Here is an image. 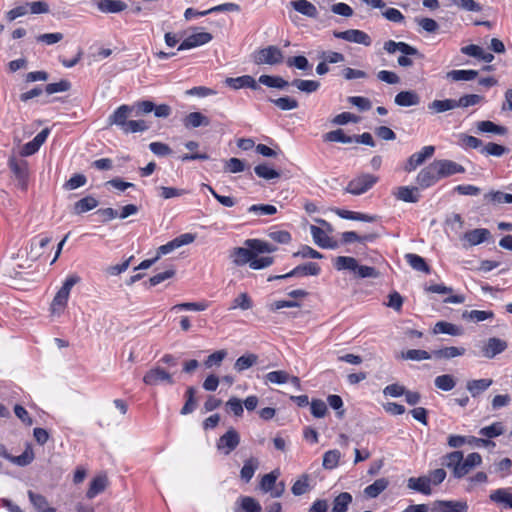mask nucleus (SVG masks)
Here are the masks:
<instances>
[{
    "label": "nucleus",
    "instance_id": "f257e3e1",
    "mask_svg": "<svg viewBox=\"0 0 512 512\" xmlns=\"http://www.w3.org/2000/svg\"><path fill=\"white\" fill-rule=\"evenodd\" d=\"M378 181V177L372 174H361L352 179L345 191L352 195H361L371 189Z\"/></svg>",
    "mask_w": 512,
    "mask_h": 512
},
{
    "label": "nucleus",
    "instance_id": "f03ea898",
    "mask_svg": "<svg viewBox=\"0 0 512 512\" xmlns=\"http://www.w3.org/2000/svg\"><path fill=\"white\" fill-rule=\"evenodd\" d=\"M284 55L282 50L275 45H270L266 48L260 49L254 55V62L258 65H277L282 63Z\"/></svg>",
    "mask_w": 512,
    "mask_h": 512
},
{
    "label": "nucleus",
    "instance_id": "7ed1b4c3",
    "mask_svg": "<svg viewBox=\"0 0 512 512\" xmlns=\"http://www.w3.org/2000/svg\"><path fill=\"white\" fill-rule=\"evenodd\" d=\"M321 272L320 266L315 262H308L302 265H298L290 272L283 275H275L270 276L268 281L286 279L290 277H300V276H317Z\"/></svg>",
    "mask_w": 512,
    "mask_h": 512
},
{
    "label": "nucleus",
    "instance_id": "20e7f679",
    "mask_svg": "<svg viewBox=\"0 0 512 512\" xmlns=\"http://www.w3.org/2000/svg\"><path fill=\"white\" fill-rule=\"evenodd\" d=\"M143 382L149 386H156L161 383L174 384L172 375L159 366L148 370L143 377Z\"/></svg>",
    "mask_w": 512,
    "mask_h": 512
},
{
    "label": "nucleus",
    "instance_id": "39448f33",
    "mask_svg": "<svg viewBox=\"0 0 512 512\" xmlns=\"http://www.w3.org/2000/svg\"><path fill=\"white\" fill-rule=\"evenodd\" d=\"M335 38L342 39L351 43L362 44L370 46L372 44L371 37L364 31L358 29H349L346 31H334Z\"/></svg>",
    "mask_w": 512,
    "mask_h": 512
},
{
    "label": "nucleus",
    "instance_id": "423d86ee",
    "mask_svg": "<svg viewBox=\"0 0 512 512\" xmlns=\"http://www.w3.org/2000/svg\"><path fill=\"white\" fill-rule=\"evenodd\" d=\"M439 180L440 177L434 161L421 169L416 177V182L422 189L433 186Z\"/></svg>",
    "mask_w": 512,
    "mask_h": 512
},
{
    "label": "nucleus",
    "instance_id": "0eeeda50",
    "mask_svg": "<svg viewBox=\"0 0 512 512\" xmlns=\"http://www.w3.org/2000/svg\"><path fill=\"white\" fill-rule=\"evenodd\" d=\"M468 504L462 500H436L432 503V512H467Z\"/></svg>",
    "mask_w": 512,
    "mask_h": 512
},
{
    "label": "nucleus",
    "instance_id": "6e6552de",
    "mask_svg": "<svg viewBox=\"0 0 512 512\" xmlns=\"http://www.w3.org/2000/svg\"><path fill=\"white\" fill-rule=\"evenodd\" d=\"M194 240H195L194 234H191V233L181 234L180 236L169 241L168 243L161 245L157 250V256H158V258H160V256L169 254L177 248H180L184 245H188V244L192 243Z\"/></svg>",
    "mask_w": 512,
    "mask_h": 512
},
{
    "label": "nucleus",
    "instance_id": "1a4fd4ad",
    "mask_svg": "<svg viewBox=\"0 0 512 512\" xmlns=\"http://www.w3.org/2000/svg\"><path fill=\"white\" fill-rule=\"evenodd\" d=\"M240 443V436L234 428H230L224 435H222L218 442L217 448L225 455L230 454Z\"/></svg>",
    "mask_w": 512,
    "mask_h": 512
},
{
    "label": "nucleus",
    "instance_id": "9d476101",
    "mask_svg": "<svg viewBox=\"0 0 512 512\" xmlns=\"http://www.w3.org/2000/svg\"><path fill=\"white\" fill-rule=\"evenodd\" d=\"M9 167L18 181V186L22 190H26L28 183V163L11 158L9 160Z\"/></svg>",
    "mask_w": 512,
    "mask_h": 512
},
{
    "label": "nucleus",
    "instance_id": "9b49d317",
    "mask_svg": "<svg viewBox=\"0 0 512 512\" xmlns=\"http://www.w3.org/2000/svg\"><path fill=\"white\" fill-rule=\"evenodd\" d=\"M435 147L432 145L424 146L421 151L412 154L405 165V171L412 172L420 166L426 159L433 156Z\"/></svg>",
    "mask_w": 512,
    "mask_h": 512
},
{
    "label": "nucleus",
    "instance_id": "f8f14e48",
    "mask_svg": "<svg viewBox=\"0 0 512 512\" xmlns=\"http://www.w3.org/2000/svg\"><path fill=\"white\" fill-rule=\"evenodd\" d=\"M213 39L212 34L208 32H196L185 38L178 46V51L192 49L205 45Z\"/></svg>",
    "mask_w": 512,
    "mask_h": 512
},
{
    "label": "nucleus",
    "instance_id": "ddd939ff",
    "mask_svg": "<svg viewBox=\"0 0 512 512\" xmlns=\"http://www.w3.org/2000/svg\"><path fill=\"white\" fill-rule=\"evenodd\" d=\"M434 162L436 164L440 179L465 172V168L461 164H458L452 160L442 159L434 160Z\"/></svg>",
    "mask_w": 512,
    "mask_h": 512
},
{
    "label": "nucleus",
    "instance_id": "4468645a",
    "mask_svg": "<svg viewBox=\"0 0 512 512\" xmlns=\"http://www.w3.org/2000/svg\"><path fill=\"white\" fill-rule=\"evenodd\" d=\"M384 50L389 54L400 51L405 55H415L419 59L424 58V55L420 53L417 48L409 45L406 42H395L393 40H388L384 43Z\"/></svg>",
    "mask_w": 512,
    "mask_h": 512
},
{
    "label": "nucleus",
    "instance_id": "2eb2a0df",
    "mask_svg": "<svg viewBox=\"0 0 512 512\" xmlns=\"http://www.w3.org/2000/svg\"><path fill=\"white\" fill-rule=\"evenodd\" d=\"M508 347L505 340L497 337H491L487 340L485 345L482 347L483 356L488 359H493L498 354L504 352Z\"/></svg>",
    "mask_w": 512,
    "mask_h": 512
},
{
    "label": "nucleus",
    "instance_id": "dca6fc26",
    "mask_svg": "<svg viewBox=\"0 0 512 512\" xmlns=\"http://www.w3.org/2000/svg\"><path fill=\"white\" fill-rule=\"evenodd\" d=\"M134 107L129 105L119 106L108 118V124L116 125L122 130L125 124L129 121L128 118Z\"/></svg>",
    "mask_w": 512,
    "mask_h": 512
},
{
    "label": "nucleus",
    "instance_id": "f3484780",
    "mask_svg": "<svg viewBox=\"0 0 512 512\" xmlns=\"http://www.w3.org/2000/svg\"><path fill=\"white\" fill-rule=\"evenodd\" d=\"M255 256L253 250L249 247H235L230 252V258L236 266H243L251 263V260Z\"/></svg>",
    "mask_w": 512,
    "mask_h": 512
},
{
    "label": "nucleus",
    "instance_id": "a211bd4d",
    "mask_svg": "<svg viewBox=\"0 0 512 512\" xmlns=\"http://www.w3.org/2000/svg\"><path fill=\"white\" fill-rule=\"evenodd\" d=\"M489 498L492 502L498 504L502 508L512 509V493L507 488H499L493 490Z\"/></svg>",
    "mask_w": 512,
    "mask_h": 512
},
{
    "label": "nucleus",
    "instance_id": "6ab92c4d",
    "mask_svg": "<svg viewBox=\"0 0 512 512\" xmlns=\"http://www.w3.org/2000/svg\"><path fill=\"white\" fill-rule=\"evenodd\" d=\"M226 84L233 89L250 88L252 90L260 89L257 81L250 75H243L236 78H227Z\"/></svg>",
    "mask_w": 512,
    "mask_h": 512
},
{
    "label": "nucleus",
    "instance_id": "aec40b11",
    "mask_svg": "<svg viewBox=\"0 0 512 512\" xmlns=\"http://www.w3.org/2000/svg\"><path fill=\"white\" fill-rule=\"evenodd\" d=\"M394 195L398 200L406 203H417L420 200L418 187L400 186Z\"/></svg>",
    "mask_w": 512,
    "mask_h": 512
},
{
    "label": "nucleus",
    "instance_id": "412c9836",
    "mask_svg": "<svg viewBox=\"0 0 512 512\" xmlns=\"http://www.w3.org/2000/svg\"><path fill=\"white\" fill-rule=\"evenodd\" d=\"M183 125L187 129H194L202 126L207 127L210 125V119L201 112H191L184 117Z\"/></svg>",
    "mask_w": 512,
    "mask_h": 512
},
{
    "label": "nucleus",
    "instance_id": "4be33fe9",
    "mask_svg": "<svg viewBox=\"0 0 512 512\" xmlns=\"http://www.w3.org/2000/svg\"><path fill=\"white\" fill-rule=\"evenodd\" d=\"M443 465L452 470L453 476L460 479V475L457 471L461 470V464L463 460V452L454 451L446 454L443 458Z\"/></svg>",
    "mask_w": 512,
    "mask_h": 512
},
{
    "label": "nucleus",
    "instance_id": "5701e85b",
    "mask_svg": "<svg viewBox=\"0 0 512 512\" xmlns=\"http://www.w3.org/2000/svg\"><path fill=\"white\" fill-rule=\"evenodd\" d=\"M394 102L400 107L416 106L420 103V96L413 90L401 91L395 96Z\"/></svg>",
    "mask_w": 512,
    "mask_h": 512
},
{
    "label": "nucleus",
    "instance_id": "b1692460",
    "mask_svg": "<svg viewBox=\"0 0 512 512\" xmlns=\"http://www.w3.org/2000/svg\"><path fill=\"white\" fill-rule=\"evenodd\" d=\"M102 13H120L127 9V4L122 0H99L96 3Z\"/></svg>",
    "mask_w": 512,
    "mask_h": 512
},
{
    "label": "nucleus",
    "instance_id": "393cba45",
    "mask_svg": "<svg viewBox=\"0 0 512 512\" xmlns=\"http://www.w3.org/2000/svg\"><path fill=\"white\" fill-rule=\"evenodd\" d=\"M407 487L424 495H430L432 493L430 479H428L427 476L409 478Z\"/></svg>",
    "mask_w": 512,
    "mask_h": 512
},
{
    "label": "nucleus",
    "instance_id": "a878e982",
    "mask_svg": "<svg viewBox=\"0 0 512 512\" xmlns=\"http://www.w3.org/2000/svg\"><path fill=\"white\" fill-rule=\"evenodd\" d=\"M461 52L465 55L479 58L486 63H490L494 60V55L492 53L485 52L483 48L475 44H470L462 47Z\"/></svg>",
    "mask_w": 512,
    "mask_h": 512
},
{
    "label": "nucleus",
    "instance_id": "bb28decb",
    "mask_svg": "<svg viewBox=\"0 0 512 512\" xmlns=\"http://www.w3.org/2000/svg\"><path fill=\"white\" fill-rule=\"evenodd\" d=\"M28 498L37 512H56V509L49 505L45 496L29 490Z\"/></svg>",
    "mask_w": 512,
    "mask_h": 512
},
{
    "label": "nucleus",
    "instance_id": "cd10ccee",
    "mask_svg": "<svg viewBox=\"0 0 512 512\" xmlns=\"http://www.w3.org/2000/svg\"><path fill=\"white\" fill-rule=\"evenodd\" d=\"M482 463V457L479 453L473 452L467 455V457L462 460L461 470L457 471V474L460 475V478L467 475L474 467L479 466Z\"/></svg>",
    "mask_w": 512,
    "mask_h": 512
},
{
    "label": "nucleus",
    "instance_id": "c85d7f7f",
    "mask_svg": "<svg viewBox=\"0 0 512 512\" xmlns=\"http://www.w3.org/2000/svg\"><path fill=\"white\" fill-rule=\"evenodd\" d=\"M464 330L461 326H458L456 324L446 322V321H439L434 325L433 333L434 334H448L451 336H461L463 334Z\"/></svg>",
    "mask_w": 512,
    "mask_h": 512
},
{
    "label": "nucleus",
    "instance_id": "c756f323",
    "mask_svg": "<svg viewBox=\"0 0 512 512\" xmlns=\"http://www.w3.org/2000/svg\"><path fill=\"white\" fill-rule=\"evenodd\" d=\"M490 236V231L485 228H477L468 231L464 234V239L468 241L471 246L479 245L486 241Z\"/></svg>",
    "mask_w": 512,
    "mask_h": 512
},
{
    "label": "nucleus",
    "instance_id": "7c9ffc66",
    "mask_svg": "<svg viewBox=\"0 0 512 512\" xmlns=\"http://www.w3.org/2000/svg\"><path fill=\"white\" fill-rule=\"evenodd\" d=\"M244 244L245 246L251 248L255 254L272 253L277 250L275 245L260 239H247Z\"/></svg>",
    "mask_w": 512,
    "mask_h": 512
},
{
    "label": "nucleus",
    "instance_id": "2f4dec72",
    "mask_svg": "<svg viewBox=\"0 0 512 512\" xmlns=\"http://www.w3.org/2000/svg\"><path fill=\"white\" fill-rule=\"evenodd\" d=\"M456 108V99L433 100L428 104V110L432 114L444 113Z\"/></svg>",
    "mask_w": 512,
    "mask_h": 512
},
{
    "label": "nucleus",
    "instance_id": "473e14b6",
    "mask_svg": "<svg viewBox=\"0 0 512 512\" xmlns=\"http://www.w3.org/2000/svg\"><path fill=\"white\" fill-rule=\"evenodd\" d=\"M492 383V379L470 380L467 382L466 388L470 392L472 397H477L485 390H487L492 385Z\"/></svg>",
    "mask_w": 512,
    "mask_h": 512
},
{
    "label": "nucleus",
    "instance_id": "72a5a7b5",
    "mask_svg": "<svg viewBox=\"0 0 512 512\" xmlns=\"http://www.w3.org/2000/svg\"><path fill=\"white\" fill-rule=\"evenodd\" d=\"M292 7L302 15L307 17L316 18L318 10L311 2L307 0H296L291 2Z\"/></svg>",
    "mask_w": 512,
    "mask_h": 512
},
{
    "label": "nucleus",
    "instance_id": "f704fd0d",
    "mask_svg": "<svg viewBox=\"0 0 512 512\" xmlns=\"http://www.w3.org/2000/svg\"><path fill=\"white\" fill-rule=\"evenodd\" d=\"M389 485V481L386 478L376 479L372 484L368 485L364 489V494L368 498L378 497Z\"/></svg>",
    "mask_w": 512,
    "mask_h": 512
},
{
    "label": "nucleus",
    "instance_id": "c9c22d12",
    "mask_svg": "<svg viewBox=\"0 0 512 512\" xmlns=\"http://www.w3.org/2000/svg\"><path fill=\"white\" fill-rule=\"evenodd\" d=\"M98 206V200L93 196H86L74 203L73 212L77 215L88 212Z\"/></svg>",
    "mask_w": 512,
    "mask_h": 512
},
{
    "label": "nucleus",
    "instance_id": "e433bc0d",
    "mask_svg": "<svg viewBox=\"0 0 512 512\" xmlns=\"http://www.w3.org/2000/svg\"><path fill=\"white\" fill-rule=\"evenodd\" d=\"M405 259L412 269L426 274L430 273V267L423 257L414 253H407Z\"/></svg>",
    "mask_w": 512,
    "mask_h": 512
},
{
    "label": "nucleus",
    "instance_id": "4c0bfd02",
    "mask_svg": "<svg viewBox=\"0 0 512 512\" xmlns=\"http://www.w3.org/2000/svg\"><path fill=\"white\" fill-rule=\"evenodd\" d=\"M477 130L482 133H493L497 135H506L508 132L505 126L497 125L489 120L477 122Z\"/></svg>",
    "mask_w": 512,
    "mask_h": 512
},
{
    "label": "nucleus",
    "instance_id": "58836bf2",
    "mask_svg": "<svg viewBox=\"0 0 512 512\" xmlns=\"http://www.w3.org/2000/svg\"><path fill=\"white\" fill-rule=\"evenodd\" d=\"M465 352L466 350L463 347L450 346L435 350L432 354L438 359H452L464 355Z\"/></svg>",
    "mask_w": 512,
    "mask_h": 512
},
{
    "label": "nucleus",
    "instance_id": "ea45409f",
    "mask_svg": "<svg viewBox=\"0 0 512 512\" xmlns=\"http://www.w3.org/2000/svg\"><path fill=\"white\" fill-rule=\"evenodd\" d=\"M107 477L105 475H99L95 477L89 486V489L86 493V496L89 499H93L96 497L99 493L103 492L107 485Z\"/></svg>",
    "mask_w": 512,
    "mask_h": 512
},
{
    "label": "nucleus",
    "instance_id": "a19ab883",
    "mask_svg": "<svg viewBox=\"0 0 512 512\" xmlns=\"http://www.w3.org/2000/svg\"><path fill=\"white\" fill-rule=\"evenodd\" d=\"M259 467V461L256 458H249L244 462V465L240 471V477L245 482L248 483L253 478L255 471Z\"/></svg>",
    "mask_w": 512,
    "mask_h": 512
},
{
    "label": "nucleus",
    "instance_id": "79ce46f5",
    "mask_svg": "<svg viewBox=\"0 0 512 512\" xmlns=\"http://www.w3.org/2000/svg\"><path fill=\"white\" fill-rule=\"evenodd\" d=\"M462 318L465 320L472 321L474 323L482 322L485 320L493 319L494 313L493 311H484V310H465L462 313Z\"/></svg>",
    "mask_w": 512,
    "mask_h": 512
},
{
    "label": "nucleus",
    "instance_id": "37998d69",
    "mask_svg": "<svg viewBox=\"0 0 512 512\" xmlns=\"http://www.w3.org/2000/svg\"><path fill=\"white\" fill-rule=\"evenodd\" d=\"M290 85L296 87L299 91L310 94L320 88V82L316 80L294 79Z\"/></svg>",
    "mask_w": 512,
    "mask_h": 512
},
{
    "label": "nucleus",
    "instance_id": "c03bdc74",
    "mask_svg": "<svg viewBox=\"0 0 512 512\" xmlns=\"http://www.w3.org/2000/svg\"><path fill=\"white\" fill-rule=\"evenodd\" d=\"M258 82L270 88L284 89L290 83L280 76L261 75Z\"/></svg>",
    "mask_w": 512,
    "mask_h": 512
},
{
    "label": "nucleus",
    "instance_id": "a18cd8bd",
    "mask_svg": "<svg viewBox=\"0 0 512 512\" xmlns=\"http://www.w3.org/2000/svg\"><path fill=\"white\" fill-rule=\"evenodd\" d=\"M257 361H258V356L256 354L247 353L245 355L240 356L236 360V362L234 364V369L237 372H243L244 370H247L250 367H252L253 365H255L257 363Z\"/></svg>",
    "mask_w": 512,
    "mask_h": 512
},
{
    "label": "nucleus",
    "instance_id": "49530a36",
    "mask_svg": "<svg viewBox=\"0 0 512 512\" xmlns=\"http://www.w3.org/2000/svg\"><path fill=\"white\" fill-rule=\"evenodd\" d=\"M323 140L325 142H339L348 144L354 141V137L346 135L342 129H336L324 134Z\"/></svg>",
    "mask_w": 512,
    "mask_h": 512
},
{
    "label": "nucleus",
    "instance_id": "de8ad7c7",
    "mask_svg": "<svg viewBox=\"0 0 512 512\" xmlns=\"http://www.w3.org/2000/svg\"><path fill=\"white\" fill-rule=\"evenodd\" d=\"M334 267L339 271L350 270L355 272L356 268H358V262L350 256H338L334 260Z\"/></svg>",
    "mask_w": 512,
    "mask_h": 512
},
{
    "label": "nucleus",
    "instance_id": "09e8293b",
    "mask_svg": "<svg viewBox=\"0 0 512 512\" xmlns=\"http://www.w3.org/2000/svg\"><path fill=\"white\" fill-rule=\"evenodd\" d=\"M478 71L476 70H451L446 77L453 81H471L476 79Z\"/></svg>",
    "mask_w": 512,
    "mask_h": 512
},
{
    "label": "nucleus",
    "instance_id": "8fccbe9b",
    "mask_svg": "<svg viewBox=\"0 0 512 512\" xmlns=\"http://www.w3.org/2000/svg\"><path fill=\"white\" fill-rule=\"evenodd\" d=\"M351 502V494L348 492H342L334 499L333 507L330 512H346Z\"/></svg>",
    "mask_w": 512,
    "mask_h": 512
},
{
    "label": "nucleus",
    "instance_id": "3c124183",
    "mask_svg": "<svg viewBox=\"0 0 512 512\" xmlns=\"http://www.w3.org/2000/svg\"><path fill=\"white\" fill-rule=\"evenodd\" d=\"M434 385L442 391H451L456 386V379L450 374L439 375L434 379Z\"/></svg>",
    "mask_w": 512,
    "mask_h": 512
},
{
    "label": "nucleus",
    "instance_id": "603ef678",
    "mask_svg": "<svg viewBox=\"0 0 512 512\" xmlns=\"http://www.w3.org/2000/svg\"><path fill=\"white\" fill-rule=\"evenodd\" d=\"M254 172L259 178H263L265 180H273L280 177V173L266 163L256 165L254 167Z\"/></svg>",
    "mask_w": 512,
    "mask_h": 512
},
{
    "label": "nucleus",
    "instance_id": "864d4df0",
    "mask_svg": "<svg viewBox=\"0 0 512 512\" xmlns=\"http://www.w3.org/2000/svg\"><path fill=\"white\" fill-rule=\"evenodd\" d=\"M253 307L251 297L246 293H240L233 301L229 310L241 309L243 311L249 310Z\"/></svg>",
    "mask_w": 512,
    "mask_h": 512
},
{
    "label": "nucleus",
    "instance_id": "5fc2aeb1",
    "mask_svg": "<svg viewBox=\"0 0 512 512\" xmlns=\"http://www.w3.org/2000/svg\"><path fill=\"white\" fill-rule=\"evenodd\" d=\"M269 101L273 103L282 111H289L298 108L299 103L296 99L289 96L280 97L277 99L270 98Z\"/></svg>",
    "mask_w": 512,
    "mask_h": 512
},
{
    "label": "nucleus",
    "instance_id": "6e6d98bb",
    "mask_svg": "<svg viewBox=\"0 0 512 512\" xmlns=\"http://www.w3.org/2000/svg\"><path fill=\"white\" fill-rule=\"evenodd\" d=\"M195 394H196L195 387L190 386L187 388V390L185 392L186 402L180 411V413L182 415L190 414L195 410V408H196Z\"/></svg>",
    "mask_w": 512,
    "mask_h": 512
},
{
    "label": "nucleus",
    "instance_id": "4d7b16f0",
    "mask_svg": "<svg viewBox=\"0 0 512 512\" xmlns=\"http://www.w3.org/2000/svg\"><path fill=\"white\" fill-rule=\"evenodd\" d=\"M341 453L337 449L329 450L323 455V467L328 470H332L338 466Z\"/></svg>",
    "mask_w": 512,
    "mask_h": 512
},
{
    "label": "nucleus",
    "instance_id": "13d9d810",
    "mask_svg": "<svg viewBox=\"0 0 512 512\" xmlns=\"http://www.w3.org/2000/svg\"><path fill=\"white\" fill-rule=\"evenodd\" d=\"M508 151V148H506L505 146L493 142H489L480 149L481 154L496 157H500L507 153Z\"/></svg>",
    "mask_w": 512,
    "mask_h": 512
},
{
    "label": "nucleus",
    "instance_id": "bf43d9fd",
    "mask_svg": "<svg viewBox=\"0 0 512 512\" xmlns=\"http://www.w3.org/2000/svg\"><path fill=\"white\" fill-rule=\"evenodd\" d=\"M286 64L288 67H295L302 71H309L312 68V65L309 63L307 58L302 55L289 57L286 60Z\"/></svg>",
    "mask_w": 512,
    "mask_h": 512
},
{
    "label": "nucleus",
    "instance_id": "052dcab7",
    "mask_svg": "<svg viewBox=\"0 0 512 512\" xmlns=\"http://www.w3.org/2000/svg\"><path fill=\"white\" fill-rule=\"evenodd\" d=\"M80 280H81L80 277L75 274L68 276L65 279L62 287L58 290L57 294L68 300L69 296H70L71 289L73 288L74 285L79 283Z\"/></svg>",
    "mask_w": 512,
    "mask_h": 512
},
{
    "label": "nucleus",
    "instance_id": "680f3d73",
    "mask_svg": "<svg viewBox=\"0 0 512 512\" xmlns=\"http://www.w3.org/2000/svg\"><path fill=\"white\" fill-rule=\"evenodd\" d=\"M80 280H81L80 277L75 274L68 276L65 279L62 287L58 290L57 294L68 300L69 296H70L71 289L73 288L74 285L79 283Z\"/></svg>",
    "mask_w": 512,
    "mask_h": 512
},
{
    "label": "nucleus",
    "instance_id": "e2e57ef3",
    "mask_svg": "<svg viewBox=\"0 0 512 512\" xmlns=\"http://www.w3.org/2000/svg\"><path fill=\"white\" fill-rule=\"evenodd\" d=\"M503 432V424L501 422H495L489 426L481 428L479 434L487 438H494L500 436Z\"/></svg>",
    "mask_w": 512,
    "mask_h": 512
},
{
    "label": "nucleus",
    "instance_id": "0e129e2a",
    "mask_svg": "<svg viewBox=\"0 0 512 512\" xmlns=\"http://www.w3.org/2000/svg\"><path fill=\"white\" fill-rule=\"evenodd\" d=\"M34 459V453L30 446H27L25 451L19 456H12L10 462L18 466L24 467L29 465Z\"/></svg>",
    "mask_w": 512,
    "mask_h": 512
},
{
    "label": "nucleus",
    "instance_id": "69168bd1",
    "mask_svg": "<svg viewBox=\"0 0 512 512\" xmlns=\"http://www.w3.org/2000/svg\"><path fill=\"white\" fill-rule=\"evenodd\" d=\"M484 198L495 204L512 203V194L503 193L501 191H490L484 195Z\"/></svg>",
    "mask_w": 512,
    "mask_h": 512
},
{
    "label": "nucleus",
    "instance_id": "338daca9",
    "mask_svg": "<svg viewBox=\"0 0 512 512\" xmlns=\"http://www.w3.org/2000/svg\"><path fill=\"white\" fill-rule=\"evenodd\" d=\"M431 356L432 355L429 352L421 349H410L406 352H402L403 359L412 361L428 360L431 358Z\"/></svg>",
    "mask_w": 512,
    "mask_h": 512
},
{
    "label": "nucleus",
    "instance_id": "774afa93",
    "mask_svg": "<svg viewBox=\"0 0 512 512\" xmlns=\"http://www.w3.org/2000/svg\"><path fill=\"white\" fill-rule=\"evenodd\" d=\"M241 507L245 512H262L259 502L249 496L241 498Z\"/></svg>",
    "mask_w": 512,
    "mask_h": 512
}]
</instances>
